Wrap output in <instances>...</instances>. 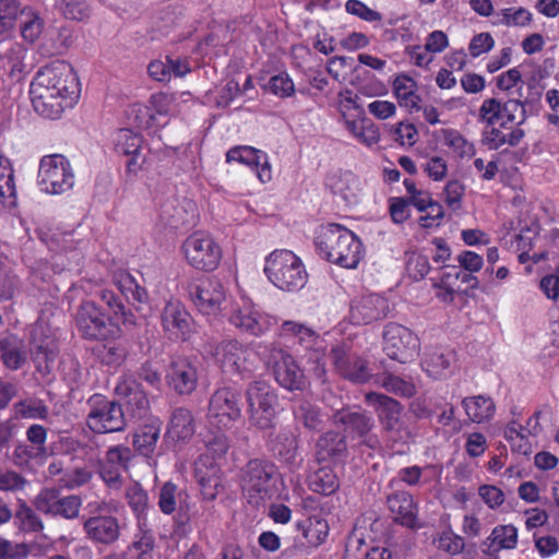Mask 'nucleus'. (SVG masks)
Instances as JSON below:
<instances>
[{
  "instance_id": "22",
  "label": "nucleus",
  "mask_w": 559,
  "mask_h": 559,
  "mask_svg": "<svg viewBox=\"0 0 559 559\" xmlns=\"http://www.w3.org/2000/svg\"><path fill=\"white\" fill-rule=\"evenodd\" d=\"M390 312L389 300L378 294H368L355 300L349 317L353 324L366 325L383 320Z\"/></svg>"
},
{
  "instance_id": "61",
  "label": "nucleus",
  "mask_w": 559,
  "mask_h": 559,
  "mask_svg": "<svg viewBox=\"0 0 559 559\" xmlns=\"http://www.w3.org/2000/svg\"><path fill=\"white\" fill-rule=\"evenodd\" d=\"M27 484V479L17 472H0V491H23Z\"/></svg>"
},
{
  "instance_id": "25",
  "label": "nucleus",
  "mask_w": 559,
  "mask_h": 559,
  "mask_svg": "<svg viewBox=\"0 0 559 559\" xmlns=\"http://www.w3.org/2000/svg\"><path fill=\"white\" fill-rule=\"evenodd\" d=\"M296 536L294 537L295 545L308 547H319L322 545L329 535L330 526L325 519L319 515L307 516L298 520L294 524Z\"/></svg>"
},
{
  "instance_id": "40",
  "label": "nucleus",
  "mask_w": 559,
  "mask_h": 559,
  "mask_svg": "<svg viewBox=\"0 0 559 559\" xmlns=\"http://www.w3.org/2000/svg\"><path fill=\"white\" fill-rule=\"evenodd\" d=\"M126 500L136 519V526H146V523H148V495L146 490L139 483H134L127 488Z\"/></svg>"
},
{
  "instance_id": "63",
  "label": "nucleus",
  "mask_w": 559,
  "mask_h": 559,
  "mask_svg": "<svg viewBox=\"0 0 559 559\" xmlns=\"http://www.w3.org/2000/svg\"><path fill=\"white\" fill-rule=\"evenodd\" d=\"M93 478V472L87 467H75L64 474L61 480L69 489H74L88 484Z\"/></svg>"
},
{
  "instance_id": "16",
  "label": "nucleus",
  "mask_w": 559,
  "mask_h": 559,
  "mask_svg": "<svg viewBox=\"0 0 559 559\" xmlns=\"http://www.w3.org/2000/svg\"><path fill=\"white\" fill-rule=\"evenodd\" d=\"M331 361L336 372L344 379L355 383H366L371 378L368 361L352 353L347 347L337 345L330 352Z\"/></svg>"
},
{
  "instance_id": "10",
  "label": "nucleus",
  "mask_w": 559,
  "mask_h": 559,
  "mask_svg": "<svg viewBox=\"0 0 559 559\" xmlns=\"http://www.w3.org/2000/svg\"><path fill=\"white\" fill-rule=\"evenodd\" d=\"M74 183V175L69 160L60 154L44 156L38 169V185L41 191L61 194Z\"/></svg>"
},
{
  "instance_id": "24",
  "label": "nucleus",
  "mask_w": 559,
  "mask_h": 559,
  "mask_svg": "<svg viewBox=\"0 0 559 559\" xmlns=\"http://www.w3.org/2000/svg\"><path fill=\"white\" fill-rule=\"evenodd\" d=\"M115 392L126 404L132 417L142 418L150 409V401L142 385L131 376L119 378Z\"/></svg>"
},
{
  "instance_id": "59",
  "label": "nucleus",
  "mask_w": 559,
  "mask_h": 559,
  "mask_svg": "<svg viewBox=\"0 0 559 559\" xmlns=\"http://www.w3.org/2000/svg\"><path fill=\"white\" fill-rule=\"evenodd\" d=\"M31 548L25 543H12L0 538V559H27Z\"/></svg>"
},
{
  "instance_id": "15",
  "label": "nucleus",
  "mask_w": 559,
  "mask_h": 559,
  "mask_svg": "<svg viewBox=\"0 0 559 559\" xmlns=\"http://www.w3.org/2000/svg\"><path fill=\"white\" fill-rule=\"evenodd\" d=\"M264 274L267 280H301L308 276L299 257L290 250H274L265 258Z\"/></svg>"
},
{
  "instance_id": "58",
  "label": "nucleus",
  "mask_w": 559,
  "mask_h": 559,
  "mask_svg": "<svg viewBox=\"0 0 559 559\" xmlns=\"http://www.w3.org/2000/svg\"><path fill=\"white\" fill-rule=\"evenodd\" d=\"M60 496V490L57 488H44L35 497L34 504L37 511L50 515L53 513L56 503Z\"/></svg>"
},
{
  "instance_id": "56",
  "label": "nucleus",
  "mask_w": 559,
  "mask_h": 559,
  "mask_svg": "<svg viewBox=\"0 0 559 559\" xmlns=\"http://www.w3.org/2000/svg\"><path fill=\"white\" fill-rule=\"evenodd\" d=\"M60 11L66 19L73 21H84L91 14L86 0H61Z\"/></svg>"
},
{
  "instance_id": "37",
  "label": "nucleus",
  "mask_w": 559,
  "mask_h": 559,
  "mask_svg": "<svg viewBox=\"0 0 559 559\" xmlns=\"http://www.w3.org/2000/svg\"><path fill=\"white\" fill-rule=\"evenodd\" d=\"M462 405L469 420L476 424L489 421L496 413V405L488 395L479 394L465 397Z\"/></svg>"
},
{
  "instance_id": "29",
  "label": "nucleus",
  "mask_w": 559,
  "mask_h": 559,
  "mask_svg": "<svg viewBox=\"0 0 559 559\" xmlns=\"http://www.w3.org/2000/svg\"><path fill=\"white\" fill-rule=\"evenodd\" d=\"M195 477L203 495L214 499L222 485L223 471L219 464L207 454H201L195 461Z\"/></svg>"
},
{
  "instance_id": "36",
  "label": "nucleus",
  "mask_w": 559,
  "mask_h": 559,
  "mask_svg": "<svg viewBox=\"0 0 559 559\" xmlns=\"http://www.w3.org/2000/svg\"><path fill=\"white\" fill-rule=\"evenodd\" d=\"M518 545V530L515 526L498 525L491 534L483 542L484 554L492 556L502 549H514Z\"/></svg>"
},
{
  "instance_id": "49",
  "label": "nucleus",
  "mask_w": 559,
  "mask_h": 559,
  "mask_svg": "<svg viewBox=\"0 0 559 559\" xmlns=\"http://www.w3.org/2000/svg\"><path fill=\"white\" fill-rule=\"evenodd\" d=\"M525 428L516 420H511L503 431L504 439L510 443L512 451L527 454L531 444L528 438L524 435Z\"/></svg>"
},
{
  "instance_id": "3",
  "label": "nucleus",
  "mask_w": 559,
  "mask_h": 559,
  "mask_svg": "<svg viewBox=\"0 0 559 559\" xmlns=\"http://www.w3.org/2000/svg\"><path fill=\"white\" fill-rule=\"evenodd\" d=\"M240 485L250 504L275 498L283 485L278 467L266 459H251L241 468Z\"/></svg>"
},
{
  "instance_id": "18",
  "label": "nucleus",
  "mask_w": 559,
  "mask_h": 559,
  "mask_svg": "<svg viewBox=\"0 0 559 559\" xmlns=\"http://www.w3.org/2000/svg\"><path fill=\"white\" fill-rule=\"evenodd\" d=\"M162 326L173 341L187 342L194 333L193 319L180 301H169L162 311Z\"/></svg>"
},
{
  "instance_id": "38",
  "label": "nucleus",
  "mask_w": 559,
  "mask_h": 559,
  "mask_svg": "<svg viewBox=\"0 0 559 559\" xmlns=\"http://www.w3.org/2000/svg\"><path fill=\"white\" fill-rule=\"evenodd\" d=\"M12 518L16 528L24 534H37L44 530L39 514L23 499H17L16 510Z\"/></svg>"
},
{
  "instance_id": "26",
  "label": "nucleus",
  "mask_w": 559,
  "mask_h": 559,
  "mask_svg": "<svg viewBox=\"0 0 559 559\" xmlns=\"http://www.w3.org/2000/svg\"><path fill=\"white\" fill-rule=\"evenodd\" d=\"M314 455L318 463L343 462L348 455L346 436L335 430L325 431L316 442Z\"/></svg>"
},
{
  "instance_id": "55",
  "label": "nucleus",
  "mask_w": 559,
  "mask_h": 559,
  "mask_svg": "<svg viewBox=\"0 0 559 559\" xmlns=\"http://www.w3.org/2000/svg\"><path fill=\"white\" fill-rule=\"evenodd\" d=\"M23 15L26 19L21 23V35L25 40L34 43L43 32L44 22L38 14L27 10V8H25Z\"/></svg>"
},
{
  "instance_id": "9",
  "label": "nucleus",
  "mask_w": 559,
  "mask_h": 559,
  "mask_svg": "<svg viewBox=\"0 0 559 559\" xmlns=\"http://www.w3.org/2000/svg\"><path fill=\"white\" fill-rule=\"evenodd\" d=\"M187 262L195 270L212 272L222 260V248L215 239L203 231H195L182 243Z\"/></svg>"
},
{
  "instance_id": "53",
  "label": "nucleus",
  "mask_w": 559,
  "mask_h": 559,
  "mask_svg": "<svg viewBox=\"0 0 559 559\" xmlns=\"http://www.w3.org/2000/svg\"><path fill=\"white\" fill-rule=\"evenodd\" d=\"M121 295L134 305L136 309H141L142 305L148 302V293L139 282H116Z\"/></svg>"
},
{
  "instance_id": "44",
  "label": "nucleus",
  "mask_w": 559,
  "mask_h": 559,
  "mask_svg": "<svg viewBox=\"0 0 559 559\" xmlns=\"http://www.w3.org/2000/svg\"><path fill=\"white\" fill-rule=\"evenodd\" d=\"M282 334L297 338L298 344L306 349H312L319 341V334L313 329L296 321L283 322Z\"/></svg>"
},
{
  "instance_id": "42",
  "label": "nucleus",
  "mask_w": 559,
  "mask_h": 559,
  "mask_svg": "<svg viewBox=\"0 0 559 559\" xmlns=\"http://www.w3.org/2000/svg\"><path fill=\"white\" fill-rule=\"evenodd\" d=\"M416 82L408 75H397L393 82L394 95L401 106L419 110L421 98L415 93Z\"/></svg>"
},
{
  "instance_id": "23",
  "label": "nucleus",
  "mask_w": 559,
  "mask_h": 559,
  "mask_svg": "<svg viewBox=\"0 0 559 559\" xmlns=\"http://www.w3.org/2000/svg\"><path fill=\"white\" fill-rule=\"evenodd\" d=\"M83 531L95 544L109 546L119 540L121 527L118 518L111 514H95L83 522Z\"/></svg>"
},
{
  "instance_id": "11",
  "label": "nucleus",
  "mask_w": 559,
  "mask_h": 559,
  "mask_svg": "<svg viewBox=\"0 0 559 559\" xmlns=\"http://www.w3.org/2000/svg\"><path fill=\"white\" fill-rule=\"evenodd\" d=\"M383 352L401 364H406L418 355L420 342L418 336L408 328L390 322L383 330Z\"/></svg>"
},
{
  "instance_id": "57",
  "label": "nucleus",
  "mask_w": 559,
  "mask_h": 559,
  "mask_svg": "<svg viewBox=\"0 0 559 559\" xmlns=\"http://www.w3.org/2000/svg\"><path fill=\"white\" fill-rule=\"evenodd\" d=\"M444 144L454 150L460 156H471L474 154V145L465 140V138L456 130H442Z\"/></svg>"
},
{
  "instance_id": "39",
  "label": "nucleus",
  "mask_w": 559,
  "mask_h": 559,
  "mask_svg": "<svg viewBox=\"0 0 559 559\" xmlns=\"http://www.w3.org/2000/svg\"><path fill=\"white\" fill-rule=\"evenodd\" d=\"M0 358L2 364L10 370L20 369L26 361V354L23 350L22 342L14 335L0 340Z\"/></svg>"
},
{
  "instance_id": "28",
  "label": "nucleus",
  "mask_w": 559,
  "mask_h": 559,
  "mask_svg": "<svg viewBox=\"0 0 559 559\" xmlns=\"http://www.w3.org/2000/svg\"><path fill=\"white\" fill-rule=\"evenodd\" d=\"M226 162H237L251 168H255L257 175L262 182L271 180V166L267 155L251 146H235L226 153Z\"/></svg>"
},
{
  "instance_id": "8",
  "label": "nucleus",
  "mask_w": 559,
  "mask_h": 559,
  "mask_svg": "<svg viewBox=\"0 0 559 559\" xmlns=\"http://www.w3.org/2000/svg\"><path fill=\"white\" fill-rule=\"evenodd\" d=\"M75 322L82 337L88 341L122 336L120 324L112 318H106L94 301H83L80 305Z\"/></svg>"
},
{
  "instance_id": "52",
  "label": "nucleus",
  "mask_w": 559,
  "mask_h": 559,
  "mask_svg": "<svg viewBox=\"0 0 559 559\" xmlns=\"http://www.w3.org/2000/svg\"><path fill=\"white\" fill-rule=\"evenodd\" d=\"M182 492L178 491V486L173 481H166L158 492V508L165 515L173 514L177 509V500L181 499Z\"/></svg>"
},
{
  "instance_id": "34",
  "label": "nucleus",
  "mask_w": 559,
  "mask_h": 559,
  "mask_svg": "<svg viewBox=\"0 0 559 559\" xmlns=\"http://www.w3.org/2000/svg\"><path fill=\"white\" fill-rule=\"evenodd\" d=\"M26 48L13 40L0 41V71L11 78L20 75L26 68Z\"/></svg>"
},
{
  "instance_id": "19",
  "label": "nucleus",
  "mask_w": 559,
  "mask_h": 559,
  "mask_svg": "<svg viewBox=\"0 0 559 559\" xmlns=\"http://www.w3.org/2000/svg\"><path fill=\"white\" fill-rule=\"evenodd\" d=\"M273 358V374L275 381L288 391H304L308 381L297 360L283 349L275 350Z\"/></svg>"
},
{
  "instance_id": "48",
  "label": "nucleus",
  "mask_w": 559,
  "mask_h": 559,
  "mask_svg": "<svg viewBox=\"0 0 559 559\" xmlns=\"http://www.w3.org/2000/svg\"><path fill=\"white\" fill-rule=\"evenodd\" d=\"M142 146V136L130 129H120L115 138V150L118 154L138 155Z\"/></svg>"
},
{
  "instance_id": "5",
  "label": "nucleus",
  "mask_w": 559,
  "mask_h": 559,
  "mask_svg": "<svg viewBox=\"0 0 559 559\" xmlns=\"http://www.w3.org/2000/svg\"><path fill=\"white\" fill-rule=\"evenodd\" d=\"M246 399L249 424L260 430L274 428L278 407L276 391L267 382L255 380L249 383Z\"/></svg>"
},
{
  "instance_id": "1",
  "label": "nucleus",
  "mask_w": 559,
  "mask_h": 559,
  "mask_svg": "<svg viewBox=\"0 0 559 559\" xmlns=\"http://www.w3.org/2000/svg\"><path fill=\"white\" fill-rule=\"evenodd\" d=\"M366 403L371 406L381 426L386 445L396 453H402L414 433L404 419V406L395 399L378 392L366 394Z\"/></svg>"
},
{
  "instance_id": "62",
  "label": "nucleus",
  "mask_w": 559,
  "mask_h": 559,
  "mask_svg": "<svg viewBox=\"0 0 559 559\" xmlns=\"http://www.w3.org/2000/svg\"><path fill=\"white\" fill-rule=\"evenodd\" d=\"M345 9L348 13L356 15L366 22H380L382 20L381 13L367 7L359 0L346 1Z\"/></svg>"
},
{
  "instance_id": "33",
  "label": "nucleus",
  "mask_w": 559,
  "mask_h": 559,
  "mask_svg": "<svg viewBox=\"0 0 559 559\" xmlns=\"http://www.w3.org/2000/svg\"><path fill=\"white\" fill-rule=\"evenodd\" d=\"M388 506L394 521L405 527H417V506L407 491H397L388 497Z\"/></svg>"
},
{
  "instance_id": "21",
  "label": "nucleus",
  "mask_w": 559,
  "mask_h": 559,
  "mask_svg": "<svg viewBox=\"0 0 559 559\" xmlns=\"http://www.w3.org/2000/svg\"><path fill=\"white\" fill-rule=\"evenodd\" d=\"M191 300L204 316H217L222 304L226 299L225 287L222 282H200L188 287Z\"/></svg>"
},
{
  "instance_id": "51",
  "label": "nucleus",
  "mask_w": 559,
  "mask_h": 559,
  "mask_svg": "<svg viewBox=\"0 0 559 559\" xmlns=\"http://www.w3.org/2000/svg\"><path fill=\"white\" fill-rule=\"evenodd\" d=\"M435 546L450 556H457L464 551L465 542L462 536L451 528L442 531L433 540Z\"/></svg>"
},
{
  "instance_id": "64",
  "label": "nucleus",
  "mask_w": 559,
  "mask_h": 559,
  "mask_svg": "<svg viewBox=\"0 0 559 559\" xmlns=\"http://www.w3.org/2000/svg\"><path fill=\"white\" fill-rule=\"evenodd\" d=\"M501 22L507 26H525L532 20V14L524 8H507L501 11Z\"/></svg>"
},
{
  "instance_id": "54",
  "label": "nucleus",
  "mask_w": 559,
  "mask_h": 559,
  "mask_svg": "<svg viewBox=\"0 0 559 559\" xmlns=\"http://www.w3.org/2000/svg\"><path fill=\"white\" fill-rule=\"evenodd\" d=\"M526 111L524 104L516 99H509L501 103V127L506 128L507 123H515L518 126L524 123Z\"/></svg>"
},
{
  "instance_id": "14",
  "label": "nucleus",
  "mask_w": 559,
  "mask_h": 559,
  "mask_svg": "<svg viewBox=\"0 0 559 559\" xmlns=\"http://www.w3.org/2000/svg\"><path fill=\"white\" fill-rule=\"evenodd\" d=\"M255 353L238 340L222 341L215 350V357L222 370L227 373L245 376L253 370Z\"/></svg>"
},
{
  "instance_id": "47",
  "label": "nucleus",
  "mask_w": 559,
  "mask_h": 559,
  "mask_svg": "<svg viewBox=\"0 0 559 559\" xmlns=\"http://www.w3.org/2000/svg\"><path fill=\"white\" fill-rule=\"evenodd\" d=\"M294 416L309 430H317L322 424L320 408L308 400H301L295 406Z\"/></svg>"
},
{
  "instance_id": "35",
  "label": "nucleus",
  "mask_w": 559,
  "mask_h": 559,
  "mask_svg": "<svg viewBox=\"0 0 559 559\" xmlns=\"http://www.w3.org/2000/svg\"><path fill=\"white\" fill-rule=\"evenodd\" d=\"M99 341L102 344L95 347L94 353L103 365L118 367L124 362L128 357V346L123 335Z\"/></svg>"
},
{
  "instance_id": "27",
  "label": "nucleus",
  "mask_w": 559,
  "mask_h": 559,
  "mask_svg": "<svg viewBox=\"0 0 559 559\" xmlns=\"http://www.w3.org/2000/svg\"><path fill=\"white\" fill-rule=\"evenodd\" d=\"M195 433V419L187 407H176L167 423L165 439L173 443H188Z\"/></svg>"
},
{
  "instance_id": "43",
  "label": "nucleus",
  "mask_w": 559,
  "mask_h": 559,
  "mask_svg": "<svg viewBox=\"0 0 559 559\" xmlns=\"http://www.w3.org/2000/svg\"><path fill=\"white\" fill-rule=\"evenodd\" d=\"M129 549L135 559H154L155 538L148 523L146 526H138V533Z\"/></svg>"
},
{
  "instance_id": "50",
  "label": "nucleus",
  "mask_w": 559,
  "mask_h": 559,
  "mask_svg": "<svg viewBox=\"0 0 559 559\" xmlns=\"http://www.w3.org/2000/svg\"><path fill=\"white\" fill-rule=\"evenodd\" d=\"M56 503L52 518L74 520L79 516L82 507V499L76 495L62 496L60 493Z\"/></svg>"
},
{
  "instance_id": "6",
  "label": "nucleus",
  "mask_w": 559,
  "mask_h": 559,
  "mask_svg": "<svg viewBox=\"0 0 559 559\" xmlns=\"http://www.w3.org/2000/svg\"><path fill=\"white\" fill-rule=\"evenodd\" d=\"M86 426L98 435L119 432L126 428L124 413L120 404L95 393L88 397Z\"/></svg>"
},
{
  "instance_id": "46",
  "label": "nucleus",
  "mask_w": 559,
  "mask_h": 559,
  "mask_svg": "<svg viewBox=\"0 0 559 559\" xmlns=\"http://www.w3.org/2000/svg\"><path fill=\"white\" fill-rule=\"evenodd\" d=\"M24 13L25 8L19 0H0V35L11 33Z\"/></svg>"
},
{
  "instance_id": "45",
  "label": "nucleus",
  "mask_w": 559,
  "mask_h": 559,
  "mask_svg": "<svg viewBox=\"0 0 559 559\" xmlns=\"http://www.w3.org/2000/svg\"><path fill=\"white\" fill-rule=\"evenodd\" d=\"M378 383L385 391L401 397H413L416 394V386L411 380H406L391 372H383L378 376Z\"/></svg>"
},
{
  "instance_id": "17",
  "label": "nucleus",
  "mask_w": 559,
  "mask_h": 559,
  "mask_svg": "<svg viewBox=\"0 0 559 559\" xmlns=\"http://www.w3.org/2000/svg\"><path fill=\"white\" fill-rule=\"evenodd\" d=\"M229 322L242 333L262 336L277 324V319L259 311L252 304H245L231 312Z\"/></svg>"
},
{
  "instance_id": "7",
  "label": "nucleus",
  "mask_w": 559,
  "mask_h": 559,
  "mask_svg": "<svg viewBox=\"0 0 559 559\" xmlns=\"http://www.w3.org/2000/svg\"><path fill=\"white\" fill-rule=\"evenodd\" d=\"M241 394L231 386L216 389L209 400L207 420L219 430L230 429L241 418Z\"/></svg>"
},
{
  "instance_id": "32",
  "label": "nucleus",
  "mask_w": 559,
  "mask_h": 559,
  "mask_svg": "<svg viewBox=\"0 0 559 559\" xmlns=\"http://www.w3.org/2000/svg\"><path fill=\"white\" fill-rule=\"evenodd\" d=\"M162 430V421L154 419L136 428L132 436V447L135 453L152 460L155 455Z\"/></svg>"
},
{
  "instance_id": "4",
  "label": "nucleus",
  "mask_w": 559,
  "mask_h": 559,
  "mask_svg": "<svg viewBox=\"0 0 559 559\" xmlns=\"http://www.w3.org/2000/svg\"><path fill=\"white\" fill-rule=\"evenodd\" d=\"M31 88L64 96L71 100H78L81 93L75 71L64 61L40 68L31 83Z\"/></svg>"
},
{
  "instance_id": "30",
  "label": "nucleus",
  "mask_w": 559,
  "mask_h": 559,
  "mask_svg": "<svg viewBox=\"0 0 559 559\" xmlns=\"http://www.w3.org/2000/svg\"><path fill=\"white\" fill-rule=\"evenodd\" d=\"M457 361L456 352L452 348H437L428 352L421 361L423 369L433 379L451 376Z\"/></svg>"
},
{
  "instance_id": "13",
  "label": "nucleus",
  "mask_w": 559,
  "mask_h": 559,
  "mask_svg": "<svg viewBox=\"0 0 559 559\" xmlns=\"http://www.w3.org/2000/svg\"><path fill=\"white\" fill-rule=\"evenodd\" d=\"M134 454L124 444L109 447L98 463V475L110 490H119L123 485L122 474L128 472Z\"/></svg>"
},
{
  "instance_id": "60",
  "label": "nucleus",
  "mask_w": 559,
  "mask_h": 559,
  "mask_svg": "<svg viewBox=\"0 0 559 559\" xmlns=\"http://www.w3.org/2000/svg\"><path fill=\"white\" fill-rule=\"evenodd\" d=\"M270 91L282 98L289 97L295 93V85L289 75L285 72L272 76L269 81Z\"/></svg>"
},
{
  "instance_id": "41",
  "label": "nucleus",
  "mask_w": 559,
  "mask_h": 559,
  "mask_svg": "<svg viewBox=\"0 0 559 559\" xmlns=\"http://www.w3.org/2000/svg\"><path fill=\"white\" fill-rule=\"evenodd\" d=\"M309 489L322 496H331L340 488V480L333 468L323 466L309 476Z\"/></svg>"
},
{
  "instance_id": "31",
  "label": "nucleus",
  "mask_w": 559,
  "mask_h": 559,
  "mask_svg": "<svg viewBox=\"0 0 559 559\" xmlns=\"http://www.w3.org/2000/svg\"><path fill=\"white\" fill-rule=\"evenodd\" d=\"M31 99L35 111L48 119H58L66 108H70L76 100L64 96L49 94L44 91L29 88Z\"/></svg>"
},
{
  "instance_id": "12",
  "label": "nucleus",
  "mask_w": 559,
  "mask_h": 559,
  "mask_svg": "<svg viewBox=\"0 0 559 559\" xmlns=\"http://www.w3.org/2000/svg\"><path fill=\"white\" fill-rule=\"evenodd\" d=\"M332 419L335 425L342 426L352 438H358L360 444L372 450L380 447L378 436L371 432L374 421L366 411L345 407L334 412Z\"/></svg>"
},
{
  "instance_id": "2",
  "label": "nucleus",
  "mask_w": 559,
  "mask_h": 559,
  "mask_svg": "<svg viewBox=\"0 0 559 559\" xmlns=\"http://www.w3.org/2000/svg\"><path fill=\"white\" fill-rule=\"evenodd\" d=\"M319 254L344 269H355L362 258V243L340 224L321 227L314 240Z\"/></svg>"
},
{
  "instance_id": "20",
  "label": "nucleus",
  "mask_w": 559,
  "mask_h": 559,
  "mask_svg": "<svg viewBox=\"0 0 559 559\" xmlns=\"http://www.w3.org/2000/svg\"><path fill=\"white\" fill-rule=\"evenodd\" d=\"M166 381L177 394L190 395L198 386V368L190 358L177 356L169 364Z\"/></svg>"
}]
</instances>
